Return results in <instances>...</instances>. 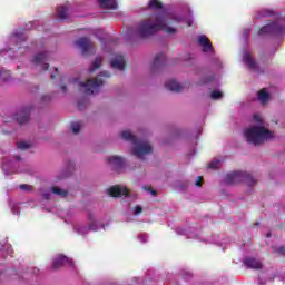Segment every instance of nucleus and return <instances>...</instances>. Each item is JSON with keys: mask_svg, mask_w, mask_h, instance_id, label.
I'll list each match as a JSON object with an SVG mask.
<instances>
[{"mask_svg": "<svg viewBox=\"0 0 285 285\" xmlns=\"http://www.w3.org/2000/svg\"><path fill=\"white\" fill-rule=\"evenodd\" d=\"M168 16L153 14L148 19L142 20L138 23L134 31L135 39H148L153 35H157L159 30H164L167 35H175L177 29L168 27Z\"/></svg>", "mask_w": 285, "mask_h": 285, "instance_id": "nucleus-1", "label": "nucleus"}, {"mask_svg": "<svg viewBox=\"0 0 285 285\" xmlns=\"http://www.w3.org/2000/svg\"><path fill=\"white\" fill-rule=\"evenodd\" d=\"M246 141L254 146H262V144L273 139V131L266 129L264 126H253L244 132Z\"/></svg>", "mask_w": 285, "mask_h": 285, "instance_id": "nucleus-2", "label": "nucleus"}, {"mask_svg": "<svg viewBox=\"0 0 285 285\" xmlns=\"http://www.w3.org/2000/svg\"><path fill=\"white\" fill-rule=\"evenodd\" d=\"M225 181L229 186L242 183L247 184V186H255V184H257V179L246 171H233L227 174Z\"/></svg>", "mask_w": 285, "mask_h": 285, "instance_id": "nucleus-3", "label": "nucleus"}, {"mask_svg": "<svg viewBox=\"0 0 285 285\" xmlns=\"http://www.w3.org/2000/svg\"><path fill=\"white\" fill-rule=\"evenodd\" d=\"M79 86L83 89L85 95H97L99 87L104 86V80L90 78L86 82H79Z\"/></svg>", "mask_w": 285, "mask_h": 285, "instance_id": "nucleus-4", "label": "nucleus"}, {"mask_svg": "<svg viewBox=\"0 0 285 285\" xmlns=\"http://www.w3.org/2000/svg\"><path fill=\"white\" fill-rule=\"evenodd\" d=\"M258 35H272L273 37H279V35H284V26L278 22H269L259 29Z\"/></svg>", "mask_w": 285, "mask_h": 285, "instance_id": "nucleus-5", "label": "nucleus"}, {"mask_svg": "<svg viewBox=\"0 0 285 285\" xmlns=\"http://www.w3.org/2000/svg\"><path fill=\"white\" fill-rule=\"evenodd\" d=\"M63 266H75V262L68 258L63 254H59L52 261V271H59V268H63Z\"/></svg>", "mask_w": 285, "mask_h": 285, "instance_id": "nucleus-6", "label": "nucleus"}, {"mask_svg": "<svg viewBox=\"0 0 285 285\" xmlns=\"http://www.w3.org/2000/svg\"><path fill=\"white\" fill-rule=\"evenodd\" d=\"M76 45L78 46V48H80L82 50V55H92L94 52V48H95V43L92 41H90L89 38L82 37L79 38L76 41Z\"/></svg>", "mask_w": 285, "mask_h": 285, "instance_id": "nucleus-7", "label": "nucleus"}, {"mask_svg": "<svg viewBox=\"0 0 285 285\" xmlns=\"http://www.w3.org/2000/svg\"><path fill=\"white\" fill-rule=\"evenodd\" d=\"M150 153H153V146L148 142H142L132 149V155L138 159H141L144 155H150Z\"/></svg>", "mask_w": 285, "mask_h": 285, "instance_id": "nucleus-8", "label": "nucleus"}, {"mask_svg": "<svg viewBox=\"0 0 285 285\" xmlns=\"http://www.w3.org/2000/svg\"><path fill=\"white\" fill-rule=\"evenodd\" d=\"M30 112H32V106H26L16 115L19 126H23V124L30 121Z\"/></svg>", "mask_w": 285, "mask_h": 285, "instance_id": "nucleus-9", "label": "nucleus"}, {"mask_svg": "<svg viewBox=\"0 0 285 285\" xmlns=\"http://www.w3.org/2000/svg\"><path fill=\"white\" fill-rule=\"evenodd\" d=\"M107 195H109V197H128L130 191L126 187L114 185L107 189Z\"/></svg>", "mask_w": 285, "mask_h": 285, "instance_id": "nucleus-10", "label": "nucleus"}, {"mask_svg": "<svg viewBox=\"0 0 285 285\" xmlns=\"http://www.w3.org/2000/svg\"><path fill=\"white\" fill-rule=\"evenodd\" d=\"M108 164L116 173H121L126 168V160L120 156H112L108 158Z\"/></svg>", "mask_w": 285, "mask_h": 285, "instance_id": "nucleus-11", "label": "nucleus"}, {"mask_svg": "<svg viewBox=\"0 0 285 285\" xmlns=\"http://www.w3.org/2000/svg\"><path fill=\"white\" fill-rule=\"evenodd\" d=\"M110 63L112 70H126V57L122 55H117Z\"/></svg>", "mask_w": 285, "mask_h": 285, "instance_id": "nucleus-12", "label": "nucleus"}, {"mask_svg": "<svg viewBox=\"0 0 285 285\" xmlns=\"http://www.w3.org/2000/svg\"><path fill=\"white\" fill-rule=\"evenodd\" d=\"M198 46L203 47V52H212L213 50V43H210V39L206 35L198 37Z\"/></svg>", "mask_w": 285, "mask_h": 285, "instance_id": "nucleus-13", "label": "nucleus"}, {"mask_svg": "<svg viewBox=\"0 0 285 285\" xmlns=\"http://www.w3.org/2000/svg\"><path fill=\"white\" fill-rule=\"evenodd\" d=\"M168 65V60L166 59V56L164 53H158L153 62V69L157 70L159 68H164V66Z\"/></svg>", "mask_w": 285, "mask_h": 285, "instance_id": "nucleus-14", "label": "nucleus"}, {"mask_svg": "<svg viewBox=\"0 0 285 285\" xmlns=\"http://www.w3.org/2000/svg\"><path fill=\"white\" fill-rule=\"evenodd\" d=\"M244 264L247 266V268H253L254 271H262L263 268L262 262L254 257L245 258Z\"/></svg>", "mask_w": 285, "mask_h": 285, "instance_id": "nucleus-15", "label": "nucleus"}, {"mask_svg": "<svg viewBox=\"0 0 285 285\" xmlns=\"http://www.w3.org/2000/svg\"><path fill=\"white\" fill-rule=\"evenodd\" d=\"M243 61L247 63L249 70H257V62L255 61V59H253V56H250V53L245 52L243 56Z\"/></svg>", "mask_w": 285, "mask_h": 285, "instance_id": "nucleus-16", "label": "nucleus"}, {"mask_svg": "<svg viewBox=\"0 0 285 285\" xmlns=\"http://www.w3.org/2000/svg\"><path fill=\"white\" fill-rule=\"evenodd\" d=\"M165 88L167 90H170L171 92H179L184 87L179 85V82H176L175 80H169L165 83Z\"/></svg>", "mask_w": 285, "mask_h": 285, "instance_id": "nucleus-17", "label": "nucleus"}, {"mask_svg": "<svg viewBox=\"0 0 285 285\" xmlns=\"http://www.w3.org/2000/svg\"><path fill=\"white\" fill-rule=\"evenodd\" d=\"M101 8L107 10H117V0H99Z\"/></svg>", "mask_w": 285, "mask_h": 285, "instance_id": "nucleus-18", "label": "nucleus"}, {"mask_svg": "<svg viewBox=\"0 0 285 285\" xmlns=\"http://www.w3.org/2000/svg\"><path fill=\"white\" fill-rule=\"evenodd\" d=\"M47 59H48V52H40L33 57L32 63H35L36 66H39L40 63H43V61H46Z\"/></svg>", "mask_w": 285, "mask_h": 285, "instance_id": "nucleus-19", "label": "nucleus"}, {"mask_svg": "<svg viewBox=\"0 0 285 285\" xmlns=\"http://www.w3.org/2000/svg\"><path fill=\"white\" fill-rule=\"evenodd\" d=\"M257 97H258V100L261 101V104H266L268 101V99H271V94H268L266 88H263L258 91Z\"/></svg>", "mask_w": 285, "mask_h": 285, "instance_id": "nucleus-20", "label": "nucleus"}, {"mask_svg": "<svg viewBox=\"0 0 285 285\" xmlns=\"http://www.w3.org/2000/svg\"><path fill=\"white\" fill-rule=\"evenodd\" d=\"M149 10H164V2L161 0H149Z\"/></svg>", "mask_w": 285, "mask_h": 285, "instance_id": "nucleus-21", "label": "nucleus"}, {"mask_svg": "<svg viewBox=\"0 0 285 285\" xmlns=\"http://www.w3.org/2000/svg\"><path fill=\"white\" fill-rule=\"evenodd\" d=\"M121 138L125 139V141H131V144H137V138L130 130H125L120 134Z\"/></svg>", "mask_w": 285, "mask_h": 285, "instance_id": "nucleus-22", "label": "nucleus"}, {"mask_svg": "<svg viewBox=\"0 0 285 285\" xmlns=\"http://www.w3.org/2000/svg\"><path fill=\"white\" fill-rule=\"evenodd\" d=\"M57 17L58 19H68V7L59 6L57 8Z\"/></svg>", "mask_w": 285, "mask_h": 285, "instance_id": "nucleus-23", "label": "nucleus"}, {"mask_svg": "<svg viewBox=\"0 0 285 285\" xmlns=\"http://www.w3.org/2000/svg\"><path fill=\"white\" fill-rule=\"evenodd\" d=\"M51 193H53V195H57L58 197H68V190L61 189L57 186L51 187Z\"/></svg>", "mask_w": 285, "mask_h": 285, "instance_id": "nucleus-24", "label": "nucleus"}, {"mask_svg": "<svg viewBox=\"0 0 285 285\" xmlns=\"http://www.w3.org/2000/svg\"><path fill=\"white\" fill-rule=\"evenodd\" d=\"M101 68V57H97L94 62H92V67L89 69V72L92 73L95 72V70Z\"/></svg>", "mask_w": 285, "mask_h": 285, "instance_id": "nucleus-25", "label": "nucleus"}, {"mask_svg": "<svg viewBox=\"0 0 285 285\" xmlns=\"http://www.w3.org/2000/svg\"><path fill=\"white\" fill-rule=\"evenodd\" d=\"M12 79V73L8 70L0 71V80L1 81H10Z\"/></svg>", "mask_w": 285, "mask_h": 285, "instance_id": "nucleus-26", "label": "nucleus"}, {"mask_svg": "<svg viewBox=\"0 0 285 285\" xmlns=\"http://www.w3.org/2000/svg\"><path fill=\"white\" fill-rule=\"evenodd\" d=\"M261 17H275V11L273 9H264L259 12L258 19Z\"/></svg>", "mask_w": 285, "mask_h": 285, "instance_id": "nucleus-27", "label": "nucleus"}, {"mask_svg": "<svg viewBox=\"0 0 285 285\" xmlns=\"http://www.w3.org/2000/svg\"><path fill=\"white\" fill-rule=\"evenodd\" d=\"M81 130V122H72L71 124V131L73 132V135H78V132H80Z\"/></svg>", "mask_w": 285, "mask_h": 285, "instance_id": "nucleus-28", "label": "nucleus"}, {"mask_svg": "<svg viewBox=\"0 0 285 285\" xmlns=\"http://www.w3.org/2000/svg\"><path fill=\"white\" fill-rule=\"evenodd\" d=\"M89 230H97V223H95L92 214H89Z\"/></svg>", "mask_w": 285, "mask_h": 285, "instance_id": "nucleus-29", "label": "nucleus"}, {"mask_svg": "<svg viewBox=\"0 0 285 285\" xmlns=\"http://www.w3.org/2000/svg\"><path fill=\"white\" fill-rule=\"evenodd\" d=\"M20 190H23L24 193H32L33 187L32 185L22 184L19 186Z\"/></svg>", "mask_w": 285, "mask_h": 285, "instance_id": "nucleus-30", "label": "nucleus"}, {"mask_svg": "<svg viewBox=\"0 0 285 285\" xmlns=\"http://www.w3.org/2000/svg\"><path fill=\"white\" fill-rule=\"evenodd\" d=\"M223 97H224V94H222V91L215 90L210 94V98L214 100L222 99Z\"/></svg>", "mask_w": 285, "mask_h": 285, "instance_id": "nucleus-31", "label": "nucleus"}, {"mask_svg": "<svg viewBox=\"0 0 285 285\" xmlns=\"http://www.w3.org/2000/svg\"><path fill=\"white\" fill-rule=\"evenodd\" d=\"M17 146L19 150H28V148H30V144L23 141L18 142Z\"/></svg>", "mask_w": 285, "mask_h": 285, "instance_id": "nucleus-32", "label": "nucleus"}, {"mask_svg": "<svg viewBox=\"0 0 285 285\" xmlns=\"http://www.w3.org/2000/svg\"><path fill=\"white\" fill-rule=\"evenodd\" d=\"M208 168L215 170L217 168H219V160H214L208 165Z\"/></svg>", "mask_w": 285, "mask_h": 285, "instance_id": "nucleus-33", "label": "nucleus"}, {"mask_svg": "<svg viewBox=\"0 0 285 285\" xmlns=\"http://www.w3.org/2000/svg\"><path fill=\"white\" fill-rule=\"evenodd\" d=\"M88 104V100H86V99H82V100H79L78 101V108L80 109V110H82L83 108H86V105Z\"/></svg>", "mask_w": 285, "mask_h": 285, "instance_id": "nucleus-34", "label": "nucleus"}, {"mask_svg": "<svg viewBox=\"0 0 285 285\" xmlns=\"http://www.w3.org/2000/svg\"><path fill=\"white\" fill-rule=\"evenodd\" d=\"M203 184H204V177L199 176L195 183V186H198V188H202Z\"/></svg>", "mask_w": 285, "mask_h": 285, "instance_id": "nucleus-35", "label": "nucleus"}, {"mask_svg": "<svg viewBox=\"0 0 285 285\" xmlns=\"http://www.w3.org/2000/svg\"><path fill=\"white\" fill-rule=\"evenodd\" d=\"M144 190H149L150 195H153V197H157V190L153 189V186L144 187Z\"/></svg>", "mask_w": 285, "mask_h": 285, "instance_id": "nucleus-36", "label": "nucleus"}, {"mask_svg": "<svg viewBox=\"0 0 285 285\" xmlns=\"http://www.w3.org/2000/svg\"><path fill=\"white\" fill-rule=\"evenodd\" d=\"M212 81H215V76H209V77L205 78L203 83H210Z\"/></svg>", "mask_w": 285, "mask_h": 285, "instance_id": "nucleus-37", "label": "nucleus"}, {"mask_svg": "<svg viewBox=\"0 0 285 285\" xmlns=\"http://www.w3.org/2000/svg\"><path fill=\"white\" fill-rule=\"evenodd\" d=\"M144 208L140 205H137L135 208V214L139 215L140 213H142Z\"/></svg>", "mask_w": 285, "mask_h": 285, "instance_id": "nucleus-38", "label": "nucleus"}, {"mask_svg": "<svg viewBox=\"0 0 285 285\" xmlns=\"http://www.w3.org/2000/svg\"><path fill=\"white\" fill-rule=\"evenodd\" d=\"M277 253H279V255H283L285 257V247L284 246L278 247Z\"/></svg>", "mask_w": 285, "mask_h": 285, "instance_id": "nucleus-39", "label": "nucleus"}, {"mask_svg": "<svg viewBox=\"0 0 285 285\" xmlns=\"http://www.w3.org/2000/svg\"><path fill=\"white\" fill-rule=\"evenodd\" d=\"M184 279H190L193 278V274L190 272H187L183 275Z\"/></svg>", "mask_w": 285, "mask_h": 285, "instance_id": "nucleus-40", "label": "nucleus"}, {"mask_svg": "<svg viewBox=\"0 0 285 285\" xmlns=\"http://www.w3.org/2000/svg\"><path fill=\"white\" fill-rule=\"evenodd\" d=\"M50 99H52V96H50V95H45V96L42 97V101H43V102L50 101Z\"/></svg>", "mask_w": 285, "mask_h": 285, "instance_id": "nucleus-41", "label": "nucleus"}, {"mask_svg": "<svg viewBox=\"0 0 285 285\" xmlns=\"http://www.w3.org/2000/svg\"><path fill=\"white\" fill-rule=\"evenodd\" d=\"M254 121H257V124H262V117H259V115H254Z\"/></svg>", "mask_w": 285, "mask_h": 285, "instance_id": "nucleus-42", "label": "nucleus"}, {"mask_svg": "<svg viewBox=\"0 0 285 285\" xmlns=\"http://www.w3.org/2000/svg\"><path fill=\"white\" fill-rule=\"evenodd\" d=\"M16 37H17L18 39H21V41H26L24 35H19V33H17Z\"/></svg>", "mask_w": 285, "mask_h": 285, "instance_id": "nucleus-43", "label": "nucleus"}, {"mask_svg": "<svg viewBox=\"0 0 285 285\" xmlns=\"http://www.w3.org/2000/svg\"><path fill=\"white\" fill-rule=\"evenodd\" d=\"M100 77H110V72H108V71H102V72L100 73Z\"/></svg>", "mask_w": 285, "mask_h": 285, "instance_id": "nucleus-44", "label": "nucleus"}, {"mask_svg": "<svg viewBox=\"0 0 285 285\" xmlns=\"http://www.w3.org/2000/svg\"><path fill=\"white\" fill-rule=\"evenodd\" d=\"M60 90H61L62 92H68V87H67L66 85H62V86L60 87Z\"/></svg>", "mask_w": 285, "mask_h": 285, "instance_id": "nucleus-45", "label": "nucleus"}, {"mask_svg": "<svg viewBox=\"0 0 285 285\" xmlns=\"http://www.w3.org/2000/svg\"><path fill=\"white\" fill-rule=\"evenodd\" d=\"M42 70H50V65L49 63L42 65Z\"/></svg>", "mask_w": 285, "mask_h": 285, "instance_id": "nucleus-46", "label": "nucleus"}, {"mask_svg": "<svg viewBox=\"0 0 285 285\" xmlns=\"http://www.w3.org/2000/svg\"><path fill=\"white\" fill-rule=\"evenodd\" d=\"M42 197H43V199H50V194L49 193H45V194H42Z\"/></svg>", "mask_w": 285, "mask_h": 285, "instance_id": "nucleus-47", "label": "nucleus"}, {"mask_svg": "<svg viewBox=\"0 0 285 285\" xmlns=\"http://www.w3.org/2000/svg\"><path fill=\"white\" fill-rule=\"evenodd\" d=\"M33 275H39V268L37 267L33 268Z\"/></svg>", "mask_w": 285, "mask_h": 285, "instance_id": "nucleus-48", "label": "nucleus"}, {"mask_svg": "<svg viewBox=\"0 0 285 285\" xmlns=\"http://www.w3.org/2000/svg\"><path fill=\"white\" fill-rule=\"evenodd\" d=\"M17 161H21V156H17Z\"/></svg>", "mask_w": 285, "mask_h": 285, "instance_id": "nucleus-49", "label": "nucleus"}, {"mask_svg": "<svg viewBox=\"0 0 285 285\" xmlns=\"http://www.w3.org/2000/svg\"><path fill=\"white\" fill-rule=\"evenodd\" d=\"M56 77H57V76H55V75H51V79H56Z\"/></svg>", "mask_w": 285, "mask_h": 285, "instance_id": "nucleus-50", "label": "nucleus"}, {"mask_svg": "<svg viewBox=\"0 0 285 285\" xmlns=\"http://www.w3.org/2000/svg\"><path fill=\"white\" fill-rule=\"evenodd\" d=\"M56 72H59V69H58V68H56Z\"/></svg>", "mask_w": 285, "mask_h": 285, "instance_id": "nucleus-51", "label": "nucleus"}, {"mask_svg": "<svg viewBox=\"0 0 285 285\" xmlns=\"http://www.w3.org/2000/svg\"><path fill=\"white\" fill-rule=\"evenodd\" d=\"M267 237H271V233L267 234Z\"/></svg>", "mask_w": 285, "mask_h": 285, "instance_id": "nucleus-52", "label": "nucleus"}]
</instances>
